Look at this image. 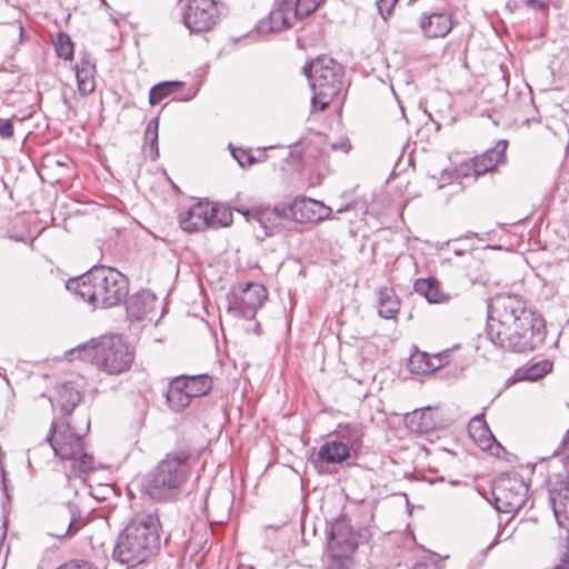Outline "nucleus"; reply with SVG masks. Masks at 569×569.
<instances>
[{
	"label": "nucleus",
	"mask_w": 569,
	"mask_h": 569,
	"mask_svg": "<svg viewBox=\"0 0 569 569\" xmlns=\"http://www.w3.org/2000/svg\"><path fill=\"white\" fill-rule=\"evenodd\" d=\"M486 332L495 347L512 352L533 350L546 338L542 317L520 296L510 293L491 299Z\"/></svg>",
	"instance_id": "nucleus-1"
},
{
	"label": "nucleus",
	"mask_w": 569,
	"mask_h": 569,
	"mask_svg": "<svg viewBox=\"0 0 569 569\" xmlns=\"http://www.w3.org/2000/svg\"><path fill=\"white\" fill-rule=\"evenodd\" d=\"M67 289L93 308H111L124 301L128 280L114 268L94 266L80 277L69 280Z\"/></svg>",
	"instance_id": "nucleus-2"
},
{
	"label": "nucleus",
	"mask_w": 569,
	"mask_h": 569,
	"mask_svg": "<svg viewBox=\"0 0 569 569\" xmlns=\"http://www.w3.org/2000/svg\"><path fill=\"white\" fill-rule=\"evenodd\" d=\"M159 517L154 512L138 513L117 539L114 561L136 567L144 562L160 546Z\"/></svg>",
	"instance_id": "nucleus-3"
},
{
	"label": "nucleus",
	"mask_w": 569,
	"mask_h": 569,
	"mask_svg": "<svg viewBox=\"0 0 569 569\" xmlns=\"http://www.w3.org/2000/svg\"><path fill=\"white\" fill-rule=\"evenodd\" d=\"M190 453L186 450L166 456L144 478L146 493L158 501L176 499L191 473Z\"/></svg>",
	"instance_id": "nucleus-4"
},
{
	"label": "nucleus",
	"mask_w": 569,
	"mask_h": 569,
	"mask_svg": "<svg viewBox=\"0 0 569 569\" xmlns=\"http://www.w3.org/2000/svg\"><path fill=\"white\" fill-rule=\"evenodd\" d=\"M70 355L92 363L108 375H120L127 371L134 358L131 347L118 335L93 339L71 350Z\"/></svg>",
	"instance_id": "nucleus-5"
},
{
	"label": "nucleus",
	"mask_w": 569,
	"mask_h": 569,
	"mask_svg": "<svg viewBox=\"0 0 569 569\" xmlns=\"http://www.w3.org/2000/svg\"><path fill=\"white\" fill-rule=\"evenodd\" d=\"M305 72L313 91L311 107L322 111L341 90L343 68L332 58L319 57L305 68Z\"/></svg>",
	"instance_id": "nucleus-6"
},
{
	"label": "nucleus",
	"mask_w": 569,
	"mask_h": 569,
	"mask_svg": "<svg viewBox=\"0 0 569 569\" xmlns=\"http://www.w3.org/2000/svg\"><path fill=\"white\" fill-rule=\"evenodd\" d=\"M47 440L56 456L61 460L72 461L71 467L74 477L82 478L94 470L93 457L84 452L82 437L71 430L69 422L60 426L53 423Z\"/></svg>",
	"instance_id": "nucleus-7"
},
{
	"label": "nucleus",
	"mask_w": 569,
	"mask_h": 569,
	"mask_svg": "<svg viewBox=\"0 0 569 569\" xmlns=\"http://www.w3.org/2000/svg\"><path fill=\"white\" fill-rule=\"evenodd\" d=\"M556 461L563 465L567 473L557 475L555 481L549 480V499L559 527L569 531V440L553 452L550 462L553 465Z\"/></svg>",
	"instance_id": "nucleus-8"
},
{
	"label": "nucleus",
	"mask_w": 569,
	"mask_h": 569,
	"mask_svg": "<svg viewBox=\"0 0 569 569\" xmlns=\"http://www.w3.org/2000/svg\"><path fill=\"white\" fill-rule=\"evenodd\" d=\"M507 140H500L497 144L481 156L461 162L452 171L443 170L441 180L456 179L462 183L465 180L476 181L480 176L493 170L506 159Z\"/></svg>",
	"instance_id": "nucleus-9"
},
{
	"label": "nucleus",
	"mask_w": 569,
	"mask_h": 569,
	"mask_svg": "<svg viewBox=\"0 0 569 569\" xmlns=\"http://www.w3.org/2000/svg\"><path fill=\"white\" fill-rule=\"evenodd\" d=\"M528 490V485L518 472L501 475L492 487L497 509L507 513L518 511L526 503Z\"/></svg>",
	"instance_id": "nucleus-10"
},
{
	"label": "nucleus",
	"mask_w": 569,
	"mask_h": 569,
	"mask_svg": "<svg viewBox=\"0 0 569 569\" xmlns=\"http://www.w3.org/2000/svg\"><path fill=\"white\" fill-rule=\"evenodd\" d=\"M232 222L231 212L197 202L180 216V226L187 232L203 230L208 227H227Z\"/></svg>",
	"instance_id": "nucleus-11"
},
{
	"label": "nucleus",
	"mask_w": 569,
	"mask_h": 569,
	"mask_svg": "<svg viewBox=\"0 0 569 569\" xmlns=\"http://www.w3.org/2000/svg\"><path fill=\"white\" fill-rule=\"evenodd\" d=\"M218 21L214 0H189L183 12V23L192 33L209 31Z\"/></svg>",
	"instance_id": "nucleus-12"
},
{
	"label": "nucleus",
	"mask_w": 569,
	"mask_h": 569,
	"mask_svg": "<svg viewBox=\"0 0 569 569\" xmlns=\"http://www.w3.org/2000/svg\"><path fill=\"white\" fill-rule=\"evenodd\" d=\"M266 299V288L262 284L251 282L247 283L239 293H234L229 308L237 311L241 317L251 319Z\"/></svg>",
	"instance_id": "nucleus-13"
},
{
	"label": "nucleus",
	"mask_w": 569,
	"mask_h": 569,
	"mask_svg": "<svg viewBox=\"0 0 569 569\" xmlns=\"http://www.w3.org/2000/svg\"><path fill=\"white\" fill-rule=\"evenodd\" d=\"M328 547L335 558H346L357 549L358 538L345 518L332 523Z\"/></svg>",
	"instance_id": "nucleus-14"
},
{
	"label": "nucleus",
	"mask_w": 569,
	"mask_h": 569,
	"mask_svg": "<svg viewBox=\"0 0 569 569\" xmlns=\"http://www.w3.org/2000/svg\"><path fill=\"white\" fill-rule=\"evenodd\" d=\"M299 19L301 17L295 9L293 0H279L277 8L266 19L259 21L257 30L260 33L281 31Z\"/></svg>",
	"instance_id": "nucleus-15"
},
{
	"label": "nucleus",
	"mask_w": 569,
	"mask_h": 569,
	"mask_svg": "<svg viewBox=\"0 0 569 569\" xmlns=\"http://www.w3.org/2000/svg\"><path fill=\"white\" fill-rule=\"evenodd\" d=\"M331 209L322 202L311 198L295 200L291 204L284 206V214L297 221H320L329 217Z\"/></svg>",
	"instance_id": "nucleus-16"
},
{
	"label": "nucleus",
	"mask_w": 569,
	"mask_h": 569,
	"mask_svg": "<svg viewBox=\"0 0 569 569\" xmlns=\"http://www.w3.org/2000/svg\"><path fill=\"white\" fill-rule=\"evenodd\" d=\"M247 221H256L264 231V236H273L283 229V221L290 219L284 214V206L271 208H260L253 212H246Z\"/></svg>",
	"instance_id": "nucleus-17"
},
{
	"label": "nucleus",
	"mask_w": 569,
	"mask_h": 569,
	"mask_svg": "<svg viewBox=\"0 0 569 569\" xmlns=\"http://www.w3.org/2000/svg\"><path fill=\"white\" fill-rule=\"evenodd\" d=\"M419 27L427 38H443L452 29L451 16L447 12H432L421 16Z\"/></svg>",
	"instance_id": "nucleus-18"
},
{
	"label": "nucleus",
	"mask_w": 569,
	"mask_h": 569,
	"mask_svg": "<svg viewBox=\"0 0 569 569\" xmlns=\"http://www.w3.org/2000/svg\"><path fill=\"white\" fill-rule=\"evenodd\" d=\"M166 398L168 405L174 411H181L190 405L192 397L184 382V375L178 376L170 381Z\"/></svg>",
	"instance_id": "nucleus-19"
},
{
	"label": "nucleus",
	"mask_w": 569,
	"mask_h": 569,
	"mask_svg": "<svg viewBox=\"0 0 569 569\" xmlns=\"http://www.w3.org/2000/svg\"><path fill=\"white\" fill-rule=\"evenodd\" d=\"M413 287L415 291L430 303H446L451 300V296L442 290L440 281L436 278L418 279Z\"/></svg>",
	"instance_id": "nucleus-20"
},
{
	"label": "nucleus",
	"mask_w": 569,
	"mask_h": 569,
	"mask_svg": "<svg viewBox=\"0 0 569 569\" xmlns=\"http://www.w3.org/2000/svg\"><path fill=\"white\" fill-rule=\"evenodd\" d=\"M350 457L348 445L339 440L326 441L317 453V461L321 463H342Z\"/></svg>",
	"instance_id": "nucleus-21"
},
{
	"label": "nucleus",
	"mask_w": 569,
	"mask_h": 569,
	"mask_svg": "<svg viewBox=\"0 0 569 569\" xmlns=\"http://www.w3.org/2000/svg\"><path fill=\"white\" fill-rule=\"evenodd\" d=\"M78 90L81 96H88L96 89V66L88 58L81 59L74 66Z\"/></svg>",
	"instance_id": "nucleus-22"
},
{
	"label": "nucleus",
	"mask_w": 569,
	"mask_h": 569,
	"mask_svg": "<svg viewBox=\"0 0 569 569\" xmlns=\"http://www.w3.org/2000/svg\"><path fill=\"white\" fill-rule=\"evenodd\" d=\"M443 366V358L441 355H428L426 352L417 351L409 358V369L413 373L426 375L436 371Z\"/></svg>",
	"instance_id": "nucleus-23"
},
{
	"label": "nucleus",
	"mask_w": 569,
	"mask_h": 569,
	"mask_svg": "<svg viewBox=\"0 0 569 569\" xmlns=\"http://www.w3.org/2000/svg\"><path fill=\"white\" fill-rule=\"evenodd\" d=\"M350 144L348 141H341L339 143L329 142L326 136L315 134L309 142L308 152L316 158H323L330 153V151L342 150L348 152Z\"/></svg>",
	"instance_id": "nucleus-24"
},
{
	"label": "nucleus",
	"mask_w": 569,
	"mask_h": 569,
	"mask_svg": "<svg viewBox=\"0 0 569 569\" xmlns=\"http://www.w3.org/2000/svg\"><path fill=\"white\" fill-rule=\"evenodd\" d=\"M407 425L413 432L427 433L435 428V420L429 410H415L408 416Z\"/></svg>",
	"instance_id": "nucleus-25"
},
{
	"label": "nucleus",
	"mask_w": 569,
	"mask_h": 569,
	"mask_svg": "<svg viewBox=\"0 0 569 569\" xmlns=\"http://www.w3.org/2000/svg\"><path fill=\"white\" fill-rule=\"evenodd\" d=\"M399 311V301L392 289L381 288L379 290V315L390 319Z\"/></svg>",
	"instance_id": "nucleus-26"
},
{
	"label": "nucleus",
	"mask_w": 569,
	"mask_h": 569,
	"mask_svg": "<svg viewBox=\"0 0 569 569\" xmlns=\"http://www.w3.org/2000/svg\"><path fill=\"white\" fill-rule=\"evenodd\" d=\"M184 382L192 398L204 396L212 388V379L208 375H184Z\"/></svg>",
	"instance_id": "nucleus-27"
},
{
	"label": "nucleus",
	"mask_w": 569,
	"mask_h": 569,
	"mask_svg": "<svg viewBox=\"0 0 569 569\" xmlns=\"http://www.w3.org/2000/svg\"><path fill=\"white\" fill-rule=\"evenodd\" d=\"M69 517H63L61 528L51 532V536L57 538L72 537L86 525L81 517L74 516L72 506H69Z\"/></svg>",
	"instance_id": "nucleus-28"
},
{
	"label": "nucleus",
	"mask_w": 569,
	"mask_h": 569,
	"mask_svg": "<svg viewBox=\"0 0 569 569\" xmlns=\"http://www.w3.org/2000/svg\"><path fill=\"white\" fill-rule=\"evenodd\" d=\"M81 401V395L71 386H62L59 389L58 405L64 415H70Z\"/></svg>",
	"instance_id": "nucleus-29"
},
{
	"label": "nucleus",
	"mask_w": 569,
	"mask_h": 569,
	"mask_svg": "<svg viewBox=\"0 0 569 569\" xmlns=\"http://www.w3.org/2000/svg\"><path fill=\"white\" fill-rule=\"evenodd\" d=\"M181 86L182 82L180 81H164L153 86L149 92L150 104H158L164 98L176 92Z\"/></svg>",
	"instance_id": "nucleus-30"
},
{
	"label": "nucleus",
	"mask_w": 569,
	"mask_h": 569,
	"mask_svg": "<svg viewBox=\"0 0 569 569\" xmlns=\"http://www.w3.org/2000/svg\"><path fill=\"white\" fill-rule=\"evenodd\" d=\"M551 370V363L548 361L537 362L523 370H518L516 376L518 380L535 381L543 377Z\"/></svg>",
	"instance_id": "nucleus-31"
},
{
	"label": "nucleus",
	"mask_w": 569,
	"mask_h": 569,
	"mask_svg": "<svg viewBox=\"0 0 569 569\" xmlns=\"http://www.w3.org/2000/svg\"><path fill=\"white\" fill-rule=\"evenodd\" d=\"M338 438L340 442L348 445V450L350 451L360 446L362 432L358 427L345 426L339 429Z\"/></svg>",
	"instance_id": "nucleus-32"
},
{
	"label": "nucleus",
	"mask_w": 569,
	"mask_h": 569,
	"mask_svg": "<svg viewBox=\"0 0 569 569\" xmlns=\"http://www.w3.org/2000/svg\"><path fill=\"white\" fill-rule=\"evenodd\" d=\"M158 129H159V118L156 117L148 122L147 128L144 130V139H146V142H148V144H149L150 158L152 160H156L159 156Z\"/></svg>",
	"instance_id": "nucleus-33"
},
{
	"label": "nucleus",
	"mask_w": 569,
	"mask_h": 569,
	"mask_svg": "<svg viewBox=\"0 0 569 569\" xmlns=\"http://www.w3.org/2000/svg\"><path fill=\"white\" fill-rule=\"evenodd\" d=\"M56 52L60 58L64 60H69L73 57V42L67 33H58L56 42Z\"/></svg>",
	"instance_id": "nucleus-34"
},
{
	"label": "nucleus",
	"mask_w": 569,
	"mask_h": 569,
	"mask_svg": "<svg viewBox=\"0 0 569 569\" xmlns=\"http://www.w3.org/2000/svg\"><path fill=\"white\" fill-rule=\"evenodd\" d=\"M322 1L323 0H293V3L295 9L302 19L316 11Z\"/></svg>",
	"instance_id": "nucleus-35"
},
{
	"label": "nucleus",
	"mask_w": 569,
	"mask_h": 569,
	"mask_svg": "<svg viewBox=\"0 0 569 569\" xmlns=\"http://www.w3.org/2000/svg\"><path fill=\"white\" fill-rule=\"evenodd\" d=\"M142 298L143 296H136L131 298L127 307L128 312L137 320H141L148 312L144 305L142 306Z\"/></svg>",
	"instance_id": "nucleus-36"
},
{
	"label": "nucleus",
	"mask_w": 569,
	"mask_h": 569,
	"mask_svg": "<svg viewBox=\"0 0 569 569\" xmlns=\"http://www.w3.org/2000/svg\"><path fill=\"white\" fill-rule=\"evenodd\" d=\"M233 158L240 164V167L244 168L256 162L253 156L244 149L234 148L231 150Z\"/></svg>",
	"instance_id": "nucleus-37"
},
{
	"label": "nucleus",
	"mask_w": 569,
	"mask_h": 569,
	"mask_svg": "<svg viewBox=\"0 0 569 569\" xmlns=\"http://www.w3.org/2000/svg\"><path fill=\"white\" fill-rule=\"evenodd\" d=\"M397 1L398 0H378L377 1L378 11L385 20L391 13Z\"/></svg>",
	"instance_id": "nucleus-38"
},
{
	"label": "nucleus",
	"mask_w": 569,
	"mask_h": 569,
	"mask_svg": "<svg viewBox=\"0 0 569 569\" xmlns=\"http://www.w3.org/2000/svg\"><path fill=\"white\" fill-rule=\"evenodd\" d=\"M14 128L11 120H2L0 119V137L2 139H9L13 136Z\"/></svg>",
	"instance_id": "nucleus-39"
},
{
	"label": "nucleus",
	"mask_w": 569,
	"mask_h": 569,
	"mask_svg": "<svg viewBox=\"0 0 569 569\" xmlns=\"http://www.w3.org/2000/svg\"><path fill=\"white\" fill-rule=\"evenodd\" d=\"M57 569H93L90 563L86 561H70L60 566Z\"/></svg>",
	"instance_id": "nucleus-40"
},
{
	"label": "nucleus",
	"mask_w": 569,
	"mask_h": 569,
	"mask_svg": "<svg viewBox=\"0 0 569 569\" xmlns=\"http://www.w3.org/2000/svg\"><path fill=\"white\" fill-rule=\"evenodd\" d=\"M525 3L533 10H543L547 7V4L541 0H526Z\"/></svg>",
	"instance_id": "nucleus-41"
},
{
	"label": "nucleus",
	"mask_w": 569,
	"mask_h": 569,
	"mask_svg": "<svg viewBox=\"0 0 569 569\" xmlns=\"http://www.w3.org/2000/svg\"><path fill=\"white\" fill-rule=\"evenodd\" d=\"M472 422H473V423H479V425L483 423V428H482L483 430H482V431H483V432H489L488 427L486 426V423L483 422V420L480 418V416H476V417L473 418Z\"/></svg>",
	"instance_id": "nucleus-42"
},
{
	"label": "nucleus",
	"mask_w": 569,
	"mask_h": 569,
	"mask_svg": "<svg viewBox=\"0 0 569 569\" xmlns=\"http://www.w3.org/2000/svg\"><path fill=\"white\" fill-rule=\"evenodd\" d=\"M196 93H197V91H194L192 94H190V96H188L186 98H182L181 100L188 101V100L192 99L196 96Z\"/></svg>",
	"instance_id": "nucleus-43"
},
{
	"label": "nucleus",
	"mask_w": 569,
	"mask_h": 569,
	"mask_svg": "<svg viewBox=\"0 0 569 569\" xmlns=\"http://www.w3.org/2000/svg\"><path fill=\"white\" fill-rule=\"evenodd\" d=\"M19 32H20V37H22L23 36V28L21 26L19 27Z\"/></svg>",
	"instance_id": "nucleus-44"
},
{
	"label": "nucleus",
	"mask_w": 569,
	"mask_h": 569,
	"mask_svg": "<svg viewBox=\"0 0 569 569\" xmlns=\"http://www.w3.org/2000/svg\"><path fill=\"white\" fill-rule=\"evenodd\" d=\"M496 542H492L488 546V549L492 548L495 546Z\"/></svg>",
	"instance_id": "nucleus-45"
},
{
	"label": "nucleus",
	"mask_w": 569,
	"mask_h": 569,
	"mask_svg": "<svg viewBox=\"0 0 569 569\" xmlns=\"http://www.w3.org/2000/svg\"><path fill=\"white\" fill-rule=\"evenodd\" d=\"M89 427H90V423H89V421H88V422H87L86 430H88V429H89Z\"/></svg>",
	"instance_id": "nucleus-46"
}]
</instances>
